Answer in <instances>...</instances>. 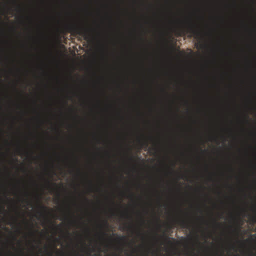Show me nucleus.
I'll return each mask as SVG.
<instances>
[{
  "label": "nucleus",
  "instance_id": "19",
  "mask_svg": "<svg viewBox=\"0 0 256 256\" xmlns=\"http://www.w3.org/2000/svg\"><path fill=\"white\" fill-rule=\"evenodd\" d=\"M236 232L238 234L240 232V230L238 229V230H236Z\"/></svg>",
  "mask_w": 256,
  "mask_h": 256
},
{
  "label": "nucleus",
  "instance_id": "13",
  "mask_svg": "<svg viewBox=\"0 0 256 256\" xmlns=\"http://www.w3.org/2000/svg\"><path fill=\"white\" fill-rule=\"evenodd\" d=\"M118 238L120 240H124V238H125V236H120L118 237Z\"/></svg>",
  "mask_w": 256,
  "mask_h": 256
},
{
  "label": "nucleus",
  "instance_id": "4",
  "mask_svg": "<svg viewBox=\"0 0 256 256\" xmlns=\"http://www.w3.org/2000/svg\"><path fill=\"white\" fill-rule=\"evenodd\" d=\"M8 254H10V256H24V252L22 250H20V254H14L10 251H8Z\"/></svg>",
  "mask_w": 256,
  "mask_h": 256
},
{
  "label": "nucleus",
  "instance_id": "1",
  "mask_svg": "<svg viewBox=\"0 0 256 256\" xmlns=\"http://www.w3.org/2000/svg\"><path fill=\"white\" fill-rule=\"evenodd\" d=\"M68 28L72 32L83 36L85 40H88L90 36V32L86 28L75 24H70L68 26Z\"/></svg>",
  "mask_w": 256,
  "mask_h": 256
},
{
  "label": "nucleus",
  "instance_id": "17",
  "mask_svg": "<svg viewBox=\"0 0 256 256\" xmlns=\"http://www.w3.org/2000/svg\"><path fill=\"white\" fill-rule=\"evenodd\" d=\"M214 224H216V226H219V225H220V224H218V223L217 222H216V221L214 222Z\"/></svg>",
  "mask_w": 256,
  "mask_h": 256
},
{
  "label": "nucleus",
  "instance_id": "2",
  "mask_svg": "<svg viewBox=\"0 0 256 256\" xmlns=\"http://www.w3.org/2000/svg\"><path fill=\"white\" fill-rule=\"evenodd\" d=\"M188 32L192 34L196 38L199 37L200 35V32L198 30L196 26L193 23L190 22L186 25Z\"/></svg>",
  "mask_w": 256,
  "mask_h": 256
},
{
  "label": "nucleus",
  "instance_id": "5",
  "mask_svg": "<svg viewBox=\"0 0 256 256\" xmlns=\"http://www.w3.org/2000/svg\"><path fill=\"white\" fill-rule=\"evenodd\" d=\"M196 46L197 48H203L204 47V44L200 42L196 44Z\"/></svg>",
  "mask_w": 256,
  "mask_h": 256
},
{
  "label": "nucleus",
  "instance_id": "8",
  "mask_svg": "<svg viewBox=\"0 0 256 256\" xmlns=\"http://www.w3.org/2000/svg\"><path fill=\"white\" fill-rule=\"evenodd\" d=\"M47 182V184H48V186L49 188H51V186L52 185H54V186H56V184H52V183H51L49 180H47L46 181Z\"/></svg>",
  "mask_w": 256,
  "mask_h": 256
},
{
  "label": "nucleus",
  "instance_id": "14",
  "mask_svg": "<svg viewBox=\"0 0 256 256\" xmlns=\"http://www.w3.org/2000/svg\"><path fill=\"white\" fill-rule=\"evenodd\" d=\"M252 220L253 222H256V216H253L252 218Z\"/></svg>",
  "mask_w": 256,
  "mask_h": 256
},
{
  "label": "nucleus",
  "instance_id": "20",
  "mask_svg": "<svg viewBox=\"0 0 256 256\" xmlns=\"http://www.w3.org/2000/svg\"><path fill=\"white\" fill-rule=\"evenodd\" d=\"M142 223L144 224V220L143 218H142Z\"/></svg>",
  "mask_w": 256,
  "mask_h": 256
},
{
  "label": "nucleus",
  "instance_id": "10",
  "mask_svg": "<svg viewBox=\"0 0 256 256\" xmlns=\"http://www.w3.org/2000/svg\"><path fill=\"white\" fill-rule=\"evenodd\" d=\"M139 142L141 143V145L142 146H144L145 145L146 146H148V144L147 142H142L140 140H139Z\"/></svg>",
  "mask_w": 256,
  "mask_h": 256
},
{
  "label": "nucleus",
  "instance_id": "18",
  "mask_svg": "<svg viewBox=\"0 0 256 256\" xmlns=\"http://www.w3.org/2000/svg\"><path fill=\"white\" fill-rule=\"evenodd\" d=\"M48 254L50 256H52V252H50L48 253Z\"/></svg>",
  "mask_w": 256,
  "mask_h": 256
},
{
  "label": "nucleus",
  "instance_id": "11",
  "mask_svg": "<svg viewBox=\"0 0 256 256\" xmlns=\"http://www.w3.org/2000/svg\"><path fill=\"white\" fill-rule=\"evenodd\" d=\"M0 256H6V254L2 250H0Z\"/></svg>",
  "mask_w": 256,
  "mask_h": 256
},
{
  "label": "nucleus",
  "instance_id": "3",
  "mask_svg": "<svg viewBox=\"0 0 256 256\" xmlns=\"http://www.w3.org/2000/svg\"><path fill=\"white\" fill-rule=\"evenodd\" d=\"M178 223L182 228H190V224L186 220L180 219L178 221Z\"/></svg>",
  "mask_w": 256,
  "mask_h": 256
},
{
  "label": "nucleus",
  "instance_id": "6",
  "mask_svg": "<svg viewBox=\"0 0 256 256\" xmlns=\"http://www.w3.org/2000/svg\"><path fill=\"white\" fill-rule=\"evenodd\" d=\"M6 212V210H5L4 206L2 204L0 203V213L2 214L3 212Z\"/></svg>",
  "mask_w": 256,
  "mask_h": 256
},
{
  "label": "nucleus",
  "instance_id": "21",
  "mask_svg": "<svg viewBox=\"0 0 256 256\" xmlns=\"http://www.w3.org/2000/svg\"><path fill=\"white\" fill-rule=\"evenodd\" d=\"M80 256H83V255H82H82H80Z\"/></svg>",
  "mask_w": 256,
  "mask_h": 256
},
{
  "label": "nucleus",
  "instance_id": "15",
  "mask_svg": "<svg viewBox=\"0 0 256 256\" xmlns=\"http://www.w3.org/2000/svg\"><path fill=\"white\" fill-rule=\"evenodd\" d=\"M251 236L253 238H256V234L251 235Z\"/></svg>",
  "mask_w": 256,
  "mask_h": 256
},
{
  "label": "nucleus",
  "instance_id": "12",
  "mask_svg": "<svg viewBox=\"0 0 256 256\" xmlns=\"http://www.w3.org/2000/svg\"><path fill=\"white\" fill-rule=\"evenodd\" d=\"M106 234L104 232H102V238H104V236H105Z\"/></svg>",
  "mask_w": 256,
  "mask_h": 256
},
{
  "label": "nucleus",
  "instance_id": "16",
  "mask_svg": "<svg viewBox=\"0 0 256 256\" xmlns=\"http://www.w3.org/2000/svg\"><path fill=\"white\" fill-rule=\"evenodd\" d=\"M250 255L251 256H256V255H255L254 254L252 253V252H250Z\"/></svg>",
  "mask_w": 256,
  "mask_h": 256
},
{
  "label": "nucleus",
  "instance_id": "7",
  "mask_svg": "<svg viewBox=\"0 0 256 256\" xmlns=\"http://www.w3.org/2000/svg\"><path fill=\"white\" fill-rule=\"evenodd\" d=\"M56 253L57 256H64V254L58 249H56Z\"/></svg>",
  "mask_w": 256,
  "mask_h": 256
},
{
  "label": "nucleus",
  "instance_id": "22",
  "mask_svg": "<svg viewBox=\"0 0 256 256\" xmlns=\"http://www.w3.org/2000/svg\"><path fill=\"white\" fill-rule=\"evenodd\" d=\"M38 256V255H37V256Z\"/></svg>",
  "mask_w": 256,
  "mask_h": 256
},
{
  "label": "nucleus",
  "instance_id": "9",
  "mask_svg": "<svg viewBox=\"0 0 256 256\" xmlns=\"http://www.w3.org/2000/svg\"><path fill=\"white\" fill-rule=\"evenodd\" d=\"M40 207L41 209H42L44 211H46L48 210V208L42 205V204H40Z\"/></svg>",
  "mask_w": 256,
  "mask_h": 256
}]
</instances>
